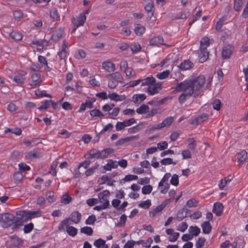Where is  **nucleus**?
Wrapping results in <instances>:
<instances>
[{
    "label": "nucleus",
    "mask_w": 248,
    "mask_h": 248,
    "mask_svg": "<svg viewBox=\"0 0 248 248\" xmlns=\"http://www.w3.org/2000/svg\"><path fill=\"white\" fill-rule=\"evenodd\" d=\"M205 82L204 76L200 75L198 77L192 79H186L179 82V89L186 91L190 90L193 92V96L196 98L201 93V89Z\"/></svg>",
    "instance_id": "obj_1"
},
{
    "label": "nucleus",
    "mask_w": 248,
    "mask_h": 248,
    "mask_svg": "<svg viewBox=\"0 0 248 248\" xmlns=\"http://www.w3.org/2000/svg\"><path fill=\"white\" fill-rule=\"evenodd\" d=\"M107 78L108 80V87L110 89H114L117 87L119 83L124 82L123 77L119 72L108 74Z\"/></svg>",
    "instance_id": "obj_2"
},
{
    "label": "nucleus",
    "mask_w": 248,
    "mask_h": 248,
    "mask_svg": "<svg viewBox=\"0 0 248 248\" xmlns=\"http://www.w3.org/2000/svg\"><path fill=\"white\" fill-rule=\"evenodd\" d=\"M69 218H65L62 220L58 226V230L60 231H64V227L66 228V231L67 233L72 237L75 236L78 233V229L73 226L69 225Z\"/></svg>",
    "instance_id": "obj_3"
},
{
    "label": "nucleus",
    "mask_w": 248,
    "mask_h": 248,
    "mask_svg": "<svg viewBox=\"0 0 248 248\" xmlns=\"http://www.w3.org/2000/svg\"><path fill=\"white\" fill-rule=\"evenodd\" d=\"M179 85V82H177L176 86L173 88L176 92H183V93H181L178 97V101L180 104H183L185 101H186L187 99L190 98L192 95H193V92L190 91V90H188L186 91L185 90L179 89L178 86Z\"/></svg>",
    "instance_id": "obj_4"
},
{
    "label": "nucleus",
    "mask_w": 248,
    "mask_h": 248,
    "mask_svg": "<svg viewBox=\"0 0 248 248\" xmlns=\"http://www.w3.org/2000/svg\"><path fill=\"white\" fill-rule=\"evenodd\" d=\"M14 216L11 214H1L0 221L4 224L5 227H7L13 223Z\"/></svg>",
    "instance_id": "obj_5"
},
{
    "label": "nucleus",
    "mask_w": 248,
    "mask_h": 248,
    "mask_svg": "<svg viewBox=\"0 0 248 248\" xmlns=\"http://www.w3.org/2000/svg\"><path fill=\"white\" fill-rule=\"evenodd\" d=\"M64 33V29L63 28H59L58 29L56 30L51 35L50 40L54 43H57L62 37Z\"/></svg>",
    "instance_id": "obj_6"
},
{
    "label": "nucleus",
    "mask_w": 248,
    "mask_h": 248,
    "mask_svg": "<svg viewBox=\"0 0 248 248\" xmlns=\"http://www.w3.org/2000/svg\"><path fill=\"white\" fill-rule=\"evenodd\" d=\"M164 39L161 36H157L151 38L149 40L150 45L153 46H158L159 45L168 46L166 44L163 43Z\"/></svg>",
    "instance_id": "obj_7"
},
{
    "label": "nucleus",
    "mask_w": 248,
    "mask_h": 248,
    "mask_svg": "<svg viewBox=\"0 0 248 248\" xmlns=\"http://www.w3.org/2000/svg\"><path fill=\"white\" fill-rule=\"evenodd\" d=\"M233 47L231 45H225L222 49V57L224 59H228L231 56L233 51Z\"/></svg>",
    "instance_id": "obj_8"
},
{
    "label": "nucleus",
    "mask_w": 248,
    "mask_h": 248,
    "mask_svg": "<svg viewBox=\"0 0 248 248\" xmlns=\"http://www.w3.org/2000/svg\"><path fill=\"white\" fill-rule=\"evenodd\" d=\"M86 20V16L84 14H80L76 18L74 17L72 22L74 26H76V27H79L84 25Z\"/></svg>",
    "instance_id": "obj_9"
},
{
    "label": "nucleus",
    "mask_w": 248,
    "mask_h": 248,
    "mask_svg": "<svg viewBox=\"0 0 248 248\" xmlns=\"http://www.w3.org/2000/svg\"><path fill=\"white\" fill-rule=\"evenodd\" d=\"M95 101V99L91 98L87 99L84 103H82L78 109V112H82L86 110V108H93V103Z\"/></svg>",
    "instance_id": "obj_10"
},
{
    "label": "nucleus",
    "mask_w": 248,
    "mask_h": 248,
    "mask_svg": "<svg viewBox=\"0 0 248 248\" xmlns=\"http://www.w3.org/2000/svg\"><path fill=\"white\" fill-rule=\"evenodd\" d=\"M223 209V204L220 202H217L214 203L212 212L217 216L219 217L222 214Z\"/></svg>",
    "instance_id": "obj_11"
},
{
    "label": "nucleus",
    "mask_w": 248,
    "mask_h": 248,
    "mask_svg": "<svg viewBox=\"0 0 248 248\" xmlns=\"http://www.w3.org/2000/svg\"><path fill=\"white\" fill-rule=\"evenodd\" d=\"M245 243L243 237L238 236L235 238L234 241L232 244V248H243Z\"/></svg>",
    "instance_id": "obj_12"
},
{
    "label": "nucleus",
    "mask_w": 248,
    "mask_h": 248,
    "mask_svg": "<svg viewBox=\"0 0 248 248\" xmlns=\"http://www.w3.org/2000/svg\"><path fill=\"white\" fill-rule=\"evenodd\" d=\"M81 218V214L78 211H76L73 212L70 215V217H67V218H69V221L71 220L76 224H78L80 221Z\"/></svg>",
    "instance_id": "obj_13"
},
{
    "label": "nucleus",
    "mask_w": 248,
    "mask_h": 248,
    "mask_svg": "<svg viewBox=\"0 0 248 248\" xmlns=\"http://www.w3.org/2000/svg\"><path fill=\"white\" fill-rule=\"evenodd\" d=\"M193 63L190 61L187 60L182 62L178 67L180 70L185 71L190 69L193 66Z\"/></svg>",
    "instance_id": "obj_14"
},
{
    "label": "nucleus",
    "mask_w": 248,
    "mask_h": 248,
    "mask_svg": "<svg viewBox=\"0 0 248 248\" xmlns=\"http://www.w3.org/2000/svg\"><path fill=\"white\" fill-rule=\"evenodd\" d=\"M103 68L108 72H114L115 70V65L109 61H105L102 63Z\"/></svg>",
    "instance_id": "obj_15"
},
{
    "label": "nucleus",
    "mask_w": 248,
    "mask_h": 248,
    "mask_svg": "<svg viewBox=\"0 0 248 248\" xmlns=\"http://www.w3.org/2000/svg\"><path fill=\"white\" fill-rule=\"evenodd\" d=\"M139 139V136H132L131 137H126L119 140L117 142H115V145L116 146L122 145L125 143L128 142L132 140Z\"/></svg>",
    "instance_id": "obj_16"
},
{
    "label": "nucleus",
    "mask_w": 248,
    "mask_h": 248,
    "mask_svg": "<svg viewBox=\"0 0 248 248\" xmlns=\"http://www.w3.org/2000/svg\"><path fill=\"white\" fill-rule=\"evenodd\" d=\"M210 39L208 37L202 38L200 41V51H208L207 47L210 46Z\"/></svg>",
    "instance_id": "obj_17"
},
{
    "label": "nucleus",
    "mask_w": 248,
    "mask_h": 248,
    "mask_svg": "<svg viewBox=\"0 0 248 248\" xmlns=\"http://www.w3.org/2000/svg\"><path fill=\"white\" fill-rule=\"evenodd\" d=\"M114 150L111 148H107L100 151V159H104L107 158L109 155L114 153Z\"/></svg>",
    "instance_id": "obj_18"
},
{
    "label": "nucleus",
    "mask_w": 248,
    "mask_h": 248,
    "mask_svg": "<svg viewBox=\"0 0 248 248\" xmlns=\"http://www.w3.org/2000/svg\"><path fill=\"white\" fill-rule=\"evenodd\" d=\"M86 158L88 159L94 158L100 159V157H99V155L100 156V151L95 148H92L88 152Z\"/></svg>",
    "instance_id": "obj_19"
},
{
    "label": "nucleus",
    "mask_w": 248,
    "mask_h": 248,
    "mask_svg": "<svg viewBox=\"0 0 248 248\" xmlns=\"http://www.w3.org/2000/svg\"><path fill=\"white\" fill-rule=\"evenodd\" d=\"M208 118V115L206 113H202L194 119L193 122L191 123L193 124L198 125L203 122L206 121Z\"/></svg>",
    "instance_id": "obj_20"
},
{
    "label": "nucleus",
    "mask_w": 248,
    "mask_h": 248,
    "mask_svg": "<svg viewBox=\"0 0 248 248\" xmlns=\"http://www.w3.org/2000/svg\"><path fill=\"white\" fill-rule=\"evenodd\" d=\"M118 167L117 161H113L112 159H108L107 164L103 166L105 170L110 171L112 169H116Z\"/></svg>",
    "instance_id": "obj_21"
},
{
    "label": "nucleus",
    "mask_w": 248,
    "mask_h": 248,
    "mask_svg": "<svg viewBox=\"0 0 248 248\" xmlns=\"http://www.w3.org/2000/svg\"><path fill=\"white\" fill-rule=\"evenodd\" d=\"M38 60L42 64V66H44V70L46 72H48L51 71V68L48 65L47 61L45 57L40 55L38 56Z\"/></svg>",
    "instance_id": "obj_22"
},
{
    "label": "nucleus",
    "mask_w": 248,
    "mask_h": 248,
    "mask_svg": "<svg viewBox=\"0 0 248 248\" xmlns=\"http://www.w3.org/2000/svg\"><path fill=\"white\" fill-rule=\"evenodd\" d=\"M247 152L245 150L241 151L237 154V159L239 165H241L247 160L248 157Z\"/></svg>",
    "instance_id": "obj_23"
},
{
    "label": "nucleus",
    "mask_w": 248,
    "mask_h": 248,
    "mask_svg": "<svg viewBox=\"0 0 248 248\" xmlns=\"http://www.w3.org/2000/svg\"><path fill=\"white\" fill-rule=\"evenodd\" d=\"M144 9L145 11L147 12L148 16L150 18L154 15V2L152 1L149 2L148 4H147L144 6Z\"/></svg>",
    "instance_id": "obj_24"
},
{
    "label": "nucleus",
    "mask_w": 248,
    "mask_h": 248,
    "mask_svg": "<svg viewBox=\"0 0 248 248\" xmlns=\"http://www.w3.org/2000/svg\"><path fill=\"white\" fill-rule=\"evenodd\" d=\"M133 101L135 104H139L142 102L146 98L145 94H135L133 96Z\"/></svg>",
    "instance_id": "obj_25"
},
{
    "label": "nucleus",
    "mask_w": 248,
    "mask_h": 248,
    "mask_svg": "<svg viewBox=\"0 0 248 248\" xmlns=\"http://www.w3.org/2000/svg\"><path fill=\"white\" fill-rule=\"evenodd\" d=\"M202 232L204 234H209L212 229V227L209 221H205L201 225Z\"/></svg>",
    "instance_id": "obj_26"
},
{
    "label": "nucleus",
    "mask_w": 248,
    "mask_h": 248,
    "mask_svg": "<svg viewBox=\"0 0 248 248\" xmlns=\"http://www.w3.org/2000/svg\"><path fill=\"white\" fill-rule=\"evenodd\" d=\"M141 86H148V87L153 86L156 80L153 77H148L144 79H142Z\"/></svg>",
    "instance_id": "obj_27"
},
{
    "label": "nucleus",
    "mask_w": 248,
    "mask_h": 248,
    "mask_svg": "<svg viewBox=\"0 0 248 248\" xmlns=\"http://www.w3.org/2000/svg\"><path fill=\"white\" fill-rule=\"evenodd\" d=\"M108 97L111 100L115 101H123L126 98L124 95H119L116 93L108 94Z\"/></svg>",
    "instance_id": "obj_28"
},
{
    "label": "nucleus",
    "mask_w": 248,
    "mask_h": 248,
    "mask_svg": "<svg viewBox=\"0 0 248 248\" xmlns=\"http://www.w3.org/2000/svg\"><path fill=\"white\" fill-rule=\"evenodd\" d=\"M110 192L108 190H105L103 192L98 194V197L99 199V202L101 203L103 202H106V200H108L106 198L110 195Z\"/></svg>",
    "instance_id": "obj_29"
},
{
    "label": "nucleus",
    "mask_w": 248,
    "mask_h": 248,
    "mask_svg": "<svg viewBox=\"0 0 248 248\" xmlns=\"http://www.w3.org/2000/svg\"><path fill=\"white\" fill-rule=\"evenodd\" d=\"M209 51H200L199 54V62L202 63L206 61L209 57Z\"/></svg>",
    "instance_id": "obj_30"
},
{
    "label": "nucleus",
    "mask_w": 248,
    "mask_h": 248,
    "mask_svg": "<svg viewBox=\"0 0 248 248\" xmlns=\"http://www.w3.org/2000/svg\"><path fill=\"white\" fill-rule=\"evenodd\" d=\"M13 220V229H17L19 227L23 225V222H24V219L21 217H15L14 216V218Z\"/></svg>",
    "instance_id": "obj_31"
},
{
    "label": "nucleus",
    "mask_w": 248,
    "mask_h": 248,
    "mask_svg": "<svg viewBox=\"0 0 248 248\" xmlns=\"http://www.w3.org/2000/svg\"><path fill=\"white\" fill-rule=\"evenodd\" d=\"M134 27L135 32L138 35H142L145 31V27L140 24H135Z\"/></svg>",
    "instance_id": "obj_32"
},
{
    "label": "nucleus",
    "mask_w": 248,
    "mask_h": 248,
    "mask_svg": "<svg viewBox=\"0 0 248 248\" xmlns=\"http://www.w3.org/2000/svg\"><path fill=\"white\" fill-rule=\"evenodd\" d=\"M12 241V245L14 247H19L22 245L23 241L16 235L10 237Z\"/></svg>",
    "instance_id": "obj_33"
},
{
    "label": "nucleus",
    "mask_w": 248,
    "mask_h": 248,
    "mask_svg": "<svg viewBox=\"0 0 248 248\" xmlns=\"http://www.w3.org/2000/svg\"><path fill=\"white\" fill-rule=\"evenodd\" d=\"M17 215L21 217L24 221L31 219L30 212L29 210L20 211Z\"/></svg>",
    "instance_id": "obj_34"
},
{
    "label": "nucleus",
    "mask_w": 248,
    "mask_h": 248,
    "mask_svg": "<svg viewBox=\"0 0 248 248\" xmlns=\"http://www.w3.org/2000/svg\"><path fill=\"white\" fill-rule=\"evenodd\" d=\"M143 90L145 92H148L149 94L151 95L158 93L157 86H151L144 88Z\"/></svg>",
    "instance_id": "obj_35"
},
{
    "label": "nucleus",
    "mask_w": 248,
    "mask_h": 248,
    "mask_svg": "<svg viewBox=\"0 0 248 248\" xmlns=\"http://www.w3.org/2000/svg\"><path fill=\"white\" fill-rule=\"evenodd\" d=\"M188 232L192 235V236L194 237V236H197L199 234V233L201 232V230L198 227L196 226H191L189 228Z\"/></svg>",
    "instance_id": "obj_36"
},
{
    "label": "nucleus",
    "mask_w": 248,
    "mask_h": 248,
    "mask_svg": "<svg viewBox=\"0 0 248 248\" xmlns=\"http://www.w3.org/2000/svg\"><path fill=\"white\" fill-rule=\"evenodd\" d=\"M110 207L109 204V202L108 200H106V202H105L102 204L97 205L95 206L93 208V209L94 210H96L98 211H99L101 210L106 209L107 208H109Z\"/></svg>",
    "instance_id": "obj_37"
},
{
    "label": "nucleus",
    "mask_w": 248,
    "mask_h": 248,
    "mask_svg": "<svg viewBox=\"0 0 248 248\" xmlns=\"http://www.w3.org/2000/svg\"><path fill=\"white\" fill-rule=\"evenodd\" d=\"M149 107L147 105L142 104L136 109V112L139 114L146 113L149 111Z\"/></svg>",
    "instance_id": "obj_38"
},
{
    "label": "nucleus",
    "mask_w": 248,
    "mask_h": 248,
    "mask_svg": "<svg viewBox=\"0 0 248 248\" xmlns=\"http://www.w3.org/2000/svg\"><path fill=\"white\" fill-rule=\"evenodd\" d=\"M164 209L161 204L157 206L155 209L150 211L149 215L151 217H155L157 214L162 211Z\"/></svg>",
    "instance_id": "obj_39"
},
{
    "label": "nucleus",
    "mask_w": 248,
    "mask_h": 248,
    "mask_svg": "<svg viewBox=\"0 0 248 248\" xmlns=\"http://www.w3.org/2000/svg\"><path fill=\"white\" fill-rule=\"evenodd\" d=\"M143 128V124L140 123L138 125L134 126L132 127L129 128L128 129L129 133L133 134L139 132L140 130Z\"/></svg>",
    "instance_id": "obj_40"
},
{
    "label": "nucleus",
    "mask_w": 248,
    "mask_h": 248,
    "mask_svg": "<svg viewBox=\"0 0 248 248\" xmlns=\"http://www.w3.org/2000/svg\"><path fill=\"white\" fill-rule=\"evenodd\" d=\"M130 48L133 54L138 53L141 50V47L138 43L134 42L130 46Z\"/></svg>",
    "instance_id": "obj_41"
},
{
    "label": "nucleus",
    "mask_w": 248,
    "mask_h": 248,
    "mask_svg": "<svg viewBox=\"0 0 248 248\" xmlns=\"http://www.w3.org/2000/svg\"><path fill=\"white\" fill-rule=\"evenodd\" d=\"M9 36L15 41H20L22 38V34L18 31H12L9 33Z\"/></svg>",
    "instance_id": "obj_42"
},
{
    "label": "nucleus",
    "mask_w": 248,
    "mask_h": 248,
    "mask_svg": "<svg viewBox=\"0 0 248 248\" xmlns=\"http://www.w3.org/2000/svg\"><path fill=\"white\" fill-rule=\"evenodd\" d=\"M35 94L37 96L40 97H47L52 98V95L51 94L47 93L46 91L41 90L40 89H38L35 91Z\"/></svg>",
    "instance_id": "obj_43"
},
{
    "label": "nucleus",
    "mask_w": 248,
    "mask_h": 248,
    "mask_svg": "<svg viewBox=\"0 0 248 248\" xmlns=\"http://www.w3.org/2000/svg\"><path fill=\"white\" fill-rule=\"evenodd\" d=\"M186 206H184L183 208L180 210L177 215V217L175 219L179 221H182L183 219L186 217V214L184 215L185 212Z\"/></svg>",
    "instance_id": "obj_44"
},
{
    "label": "nucleus",
    "mask_w": 248,
    "mask_h": 248,
    "mask_svg": "<svg viewBox=\"0 0 248 248\" xmlns=\"http://www.w3.org/2000/svg\"><path fill=\"white\" fill-rule=\"evenodd\" d=\"M60 60L65 59L69 54V50L61 48L57 53Z\"/></svg>",
    "instance_id": "obj_45"
},
{
    "label": "nucleus",
    "mask_w": 248,
    "mask_h": 248,
    "mask_svg": "<svg viewBox=\"0 0 248 248\" xmlns=\"http://www.w3.org/2000/svg\"><path fill=\"white\" fill-rule=\"evenodd\" d=\"M80 232L91 236L93 234V230L90 227L85 226L80 229Z\"/></svg>",
    "instance_id": "obj_46"
},
{
    "label": "nucleus",
    "mask_w": 248,
    "mask_h": 248,
    "mask_svg": "<svg viewBox=\"0 0 248 248\" xmlns=\"http://www.w3.org/2000/svg\"><path fill=\"white\" fill-rule=\"evenodd\" d=\"M72 200V197L68 194V193H66L62 195L61 202L64 204H67L71 202Z\"/></svg>",
    "instance_id": "obj_47"
},
{
    "label": "nucleus",
    "mask_w": 248,
    "mask_h": 248,
    "mask_svg": "<svg viewBox=\"0 0 248 248\" xmlns=\"http://www.w3.org/2000/svg\"><path fill=\"white\" fill-rule=\"evenodd\" d=\"M151 205V201L150 200H147L145 201L141 202L138 204L139 207L147 209L150 208Z\"/></svg>",
    "instance_id": "obj_48"
},
{
    "label": "nucleus",
    "mask_w": 248,
    "mask_h": 248,
    "mask_svg": "<svg viewBox=\"0 0 248 248\" xmlns=\"http://www.w3.org/2000/svg\"><path fill=\"white\" fill-rule=\"evenodd\" d=\"M189 142L188 146L191 150H195L197 147V143L196 140L193 138H188L187 140Z\"/></svg>",
    "instance_id": "obj_49"
},
{
    "label": "nucleus",
    "mask_w": 248,
    "mask_h": 248,
    "mask_svg": "<svg viewBox=\"0 0 248 248\" xmlns=\"http://www.w3.org/2000/svg\"><path fill=\"white\" fill-rule=\"evenodd\" d=\"M90 115L92 117H103L104 115L103 113L98 109H94L90 111Z\"/></svg>",
    "instance_id": "obj_50"
},
{
    "label": "nucleus",
    "mask_w": 248,
    "mask_h": 248,
    "mask_svg": "<svg viewBox=\"0 0 248 248\" xmlns=\"http://www.w3.org/2000/svg\"><path fill=\"white\" fill-rule=\"evenodd\" d=\"M58 165L57 161H53L51 165L50 170L49 171V173L52 176H55L57 174L56 168Z\"/></svg>",
    "instance_id": "obj_51"
},
{
    "label": "nucleus",
    "mask_w": 248,
    "mask_h": 248,
    "mask_svg": "<svg viewBox=\"0 0 248 248\" xmlns=\"http://www.w3.org/2000/svg\"><path fill=\"white\" fill-rule=\"evenodd\" d=\"M50 16L54 20H56L59 18L60 16L58 10L56 9H52L50 11Z\"/></svg>",
    "instance_id": "obj_52"
},
{
    "label": "nucleus",
    "mask_w": 248,
    "mask_h": 248,
    "mask_svg": "<svg viewBox=\"0 0 248 248\" xmlns=\"http://www.w3.org/2000/svg\"><path fill=\"white\" fill-rule=\"evenodd\" d=\"M98 167L99 164H95V165L94 167L90 168L86 170L85 171V175L86 176H89L93 174L95 172V170L98 169Z\"/></svg>",
    "instance_id": "obj_53"
},
{
    "label": "nucleus",
    "mask_w": 248,
    "mask_h": 248,
    "mask_svg": "<svg viewBox=\"0 0 248 248\" xmlns=\"http://www.w3.org/2000/svg\"><path fill=\"white\" fill-rule=\"evenodd\" d=\"M153 189V186L151 185H146L142 187V193L144 194H150Z\"/></svg>",
    "instance_id": "obj_54"
},
{
    "label": "nucleus",
    "mask_w": 248,
    "mask_h": 248,
    "mask_svg": "<svg viewBox=\"0 0 248 248\" xmlns=\"http://www.w3.org/2000/svg\"><path fill=\"white\" fill-rule=\"evenodd\" d=\"M160 163L163 165H168L171 164L175 165L176 164V162H173L172 159L171 158H164L160 161Z\"/></svg>",
    "instance_id": "obj_55"
},
{
    "label": "nucleus",
    "mask_w": 248,
    "mask_h": 248,
    "mask_svg": "<svg viewBox=\"0 0 248 248\" xmlns=\"http://www.w3.org/2000/svg\"><path fill=\"white\" fill-rule=\"evenodd\" d=\"M46 199L50 203L54 202L55 201L54 192L50 191L46 192Z\"/></svg>",
    "instance_id": "obj_56"
},
{
    "label": "nucleus",
    "mask_w": 248,
    "mask_h": 248,
    "mask_svg": "<svg viewBox=\"0 0 248 248\" xmlns=\"http://www.w3.org/2000/svg\"><path fill=\"white\" fill-rule=\"evenodd\" d=\"M206 239L204 237L199 238L197 240L195 246L197 248H202L205 243Z\"/></svg>",
    "instance_id": "obj_57"
},
{
    "label": "nucleus",
    "mask_w": 248,
    "mask_h": 248,
    "mask_svg": "<svg viewBox=\"0 0 248 248\" xmlns=\"http://www.w3.org/2000/svg\"><path fill=\"white\" fill-rule=\"evenodd\" d=\"M106 241L101 238L95 240L93 242V245L97 248H101L103 245H105Z\"/></svg>",
    "instance_id": "obj_58"
},
{
    "label": "nucleus",
    "mask_w": 248,
    "mask_h": 248,
    "mask_svg": "<svg viewBox=\"0 0 248 248\" xmlns=\"http://www.w3.org/2000/svg\"><path fill=\"white\" fill-rule=\"evenodd\" d=\"M213 107L214 109L217 110H219L221 106V103L220 100L216 99L214 100L213 103Z\"/></svg>",
    "instance_id": "obj_59"
},
{
    "label": "nucleus",
    "mask_w": 248,
    "mask_h": 248,
    "mask_svg": "<svg viewBox=\"0 0 248 248\" xmlns=\"http://www.w3.org/2000/svg\"><path fill=\"white\" fill-rule=\"evenodd\" d=\"M96 220V219L95 215H91L89 216L88 218L86 220L85 224L87 225H93Z\"/></svg>",
    "instance_id": "obj_60"
},
{
    "label": "nucleus",
    "mask_w": 248,
    "mask_h": 248,
    "mask_svg": "<svg viewBox=\"0 0 248 248\" xmlns=\"http://www.w3.org/2000/svg\"><path fill=\"white\" fill-rule=\"evenodd\" d=\"M33 228V224L30 222L29 224H26L23 229V231L25 233H28L30 232Z\"/></svg>",
    "instance_id": "obj_61"
},
{
    "label": "nucleus",
    "mask_w": 248,
    "mask_h": 248,
    "mask_svg": "<svg viewBox=\"0 0 248 248\" xmlns=\"http://www.w3.org/2000/svg\"><path fill=\"white\" fill-rule=\"evenodd\" d=\"M120 111V108H115L112 112L109 113L108 114V117L110 119H115V117L118 115Z\"/></svg>",
    "instance_id": "obj_62"
},
{
    "label": "nucleus",
    "mask_w": 248,
    "mask_h": 248,
    "mask_svg": "<svg viewBox=\"0 0 248 248\" xmlns=\"http://www.w3.org/2000/svg\"><path fill=\"white\" fill-rule=\"evenodd\" d=\"M170 183L174 186H177L179 184L178 176L176 174H173L171 177Z\"/></svg>",
    "instance_id": "obj_63"
},
{
    "label": "nucleus",
    "mask_w": 248,
    "mask_h": 248,
    "mask_svg": "<svg viewBox=\"0 0 248 248\" xmlns=\"http://www.w3.org/2000/svg\"><path fill=\"white\" fill-rule=\"evenodd\" d=\"M242 0H234L233 8L236 11H240L241 9Z\"/></svg>",
    "instance_id": "obj_64"
}]
</instances>
